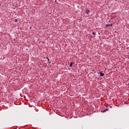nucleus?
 <instances>
[{
	"mask_svg": "<svg viewBox=\"0 0 129 129\" xmlns=\"http://www.w3.org/2000/svg\"><path fill=\"white\" fill-rule=\"evenodd\" d=\"M100 76H104V74H103V73H101V74H100Z\"/></svg>",
	"mask_w": 129,
	"mask_h": 129,
	"instance_id": "obj_3",
	"label": "nucleus"
},
{
	"mask_svg": "<svg viewBox=\"0 0 129 129\" xmlns=\"http://www.w3.org/2000/svg\"><path fill=\"white\" fill-rule=\"evenodd\" d=\"M107 110H108V108H106V109L104 110V112H105V111H107Z\"/></svg>",
	"mask_w": 129,
	"mask_h": 129,
	"instance_id": "obj_5",
	"label": "nucleus"
},
{
	"mask_svg": "<svg viewBox=\"0 0 129 129\" xmlns=\"http://www.w3.org/2000/svg\"><path fill=\"white\" fill-rule=\"evenodd\" d=\"M110 26L112 27V24H109Z\"/></svg>",
	"mask_w": 129,
	"mask_h": 129,
	"instance_id": "obj_7",
	"label": "nucleus"
},
{
	"mask_svg": "<svg viewBox=\"0 0 129 129\" xmlns=\"http://www.w3.org/2000/svg\"><path fill=\"white\" fill-rule=\"evenodd\" d=\"M47 59H48V61H50V59L48 58H47Z\"/></svg>",
	"mask_w": 129,
	"mask_h": 129,
	"instance_id": "obj_8",
	"label": "nucleus"
},
{
	"mask_svg": "<svg viewBox=\"0 0 129 129\" xmlns=\"http://www.w3.org/2000/svg\"><path fill=\"white\" fill-rule=\"evenodd\" d=\"M86 14H87V15L89 14V10H87L86 11Z\"/></svg>",
	"mask_w": 129,
	"mask_h": 129,
	"instance_id": "obj_2",
	"label": "nucleus"
},
{
	"mask_svg": "<svg viewBox=\"0 0 129 129\" xmlns=\"http://www.w3.org/2000/svg\"><path fill=\"white\" fill-rule=\"evenodd\" d=\"M106 26V27H110V25H109V24H107Z\"/></svg>",
	"mask_w": 129,
	"mask_h": 129,
	"instance_id": "obj_6",
	"label": "nucleus"
},
{
	"mask_svg": "<svg viewBox=\"0 0 129 129\" xmlns=\"http://www.w3.org/2000/svg\"><path fill=\"white\" fill-rule=\"evenodd\" d=\"M92 35H93V36H95V35H96V34H95V32H93V33H92Z\"/></svg>",
	"mask_w": 129,
	"mask_h": 129,
	"instance_id": "obj_4",
	"label": "nucleus"
},
{
	"mask_svg": "<svg viewBox=\"0 0 129 129\" xmlns=\"http://www.w3.org/2000/svg\"><path fill=\"white\" fill-rule=\"evenodd\" d=\"M70 67L71 68H72V67H73V63H71L70 64Z\"/></svg>",
	"mask_w": 129,
	"mask_h": 129,
	"instance_id": "obj_1",
	"label": "nucleus"
}]
</instances>
